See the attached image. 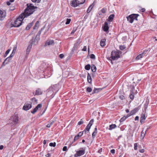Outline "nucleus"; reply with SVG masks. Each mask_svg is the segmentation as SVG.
I'll return each mask as SVG.
<instances>
[{"mask_svg": "<svg viewBox=\"0 0 157 157\" xmlns=\"http://www.w3.org/2000/svg\"><path fill=\"white\" fill-rule=\"evenodd\" d=\"M27 8L25 10L24 12L19 15L13 23L11 24L12 27H19L21 25L22 21L24 19L33 14L35 11V8H37L33 6L32 4H27Z\"/></svg>", "mask_w": 157, "mask_h": 157, "instance_id": "f257e3e1", "label": "nucleus"}, {"mask_svg": "<svg viewBox=\"0 0 157 157\" xmlns=\"http://www.w3.org/2000/svg\"><path fill=\"white\" fill-rule=\"evenodd\" d=\"M59 90V88L58 85H53L49 87L47 94L48 95L51 94V98H53Z\"/></svg>", "mask_w": 157, "mask_h": 157, "instance_id": "f03ea898", "label": "nucleus"}, {"mask_svg": "<svg viewBox=\"0 0 157 157\" xmlns=\"http://www.w3.org/2000/svg\"><path fill=\"white\" fill-rule=\"evenodd\" d=\"M85 0H72L71 1L70 5L73 7H76L85 2Z\"/></svg>", "mask_w": 157, "mask_h": 157, "instance_id": "7ed1b4c3", "label": "nucleus"}, {"mask_svg": "<svg viewBox=\"0 0 157 157\" xmlns=\"http://www.w3.org/2000/svg\"><path fill=\"white\" fill-rule=\"evenodd\" d=\"M18 117L17 114L13 115L9 120V122L12 125L17 124L18 123Z\"/></svg>", "mask_w": 157, "mask_h": 157, "instance_id": "20e7f679", "label": "nucleus"}, {"mask_svg": "<svg viewBox=\"0 0 157 157\" xmlns=\"http://www.w3.org/2000/svg\"><path fill=\"white\" fill-rule=\"evenodd\" d=\"M138 16V14H132L127 17V18L128 21L132 23L134 20H137V18Z\"/></svg>", "mask_w": 157, "mask_h": 157, "instance_id": "39448f33", "label": "nucleus"}, {"mask_svg": "<svg viewBox=\"0 0 157 157\" xmlns=\"http://www.w3.org/2000/svg\"><path fill=\"white\" fill-rule=\"evenodd\" d=\"M85 147L80 148V150L77 151L76 153L74 155V157L80 156L83 155L85 153Z\"/></svg>", "mask_w": 157, "mask_h": 157, "instance_id": "423d86ee", "label": "nucleus"}, {"mask_svg": "<svg viewBox=\"0 0 157 157\" xmlns=\"http://www.w3.org/2000/svg\"><path fill=\"white\" fill-rule=\"evenodd\" d=\"M94 121V120L93 119L90 120L88 124L86 127V128H85V130L83 131V132H84V133L85 134L89 132L90 127L93 124Z\"/></svg>", "mask_w": 157, "mask_h": 157, "instance_id": "0eeeda50", "label": "nucleus"}, {"mask_svg": "<svg viewBox=\"0 0 157 157\" xmlns=\"http://www.w3.org/2000/svg\"><path fill=\"white\" fill-rule=\"evenodd\" d=\"M119 57V54L115 51H112L111 53V57L110 58L113 60H115Z\"/></svg>", "mask_w": 157, "mask_h": 157, "instance_id": "6e6552de", "label": "nucleus"}, {"mask_svg": "<svg viewBox=\"0 0 157 157\" xmlns=\"http://www.w3.org/2000/svg\"><path fill=\"white\" fill-rule=\"evenodd\" d=\"M33 94L34 96L41 95L43 94V91L41 89L38 88L35 91L33 92Z\"/></svg>", "mask_w": 157, "mask_h": 157, "instance_id": "1a4fd4ad", "label": "nucleus"}, {"mask_svg": "<svg viewBox=\"0 0 157 157\" xmlns=\"http://www.w3.org/2000/svg\"><path fill=\"white\" fill-rule=\"evenodd\" d=\"M131 90H130V98L132 100H133L134 98V91L135 90V87L133 86H131Z\"/></svg>", "mask_w": 157, "mask_h": 157, "instance_id": "9d476101", "label": "nucleus"}, {"mask_svg": "<svg viewBox=\"0 0 157 157\" xmlns=\"http://www.w3.org/2000/svg\"><path fill=\"white\" fill-rule=\"evenodd\" d=\"M30 44L28 46L26 49V54H28L30 52L32 46L33 44V42H34L33 37L32 39L30 40Z\"/></svg>", "mask_w": 157, "mask_h": 157, "instance_id": "9b49d317", "label": "nucleus"}, {"mask_svg": "<svg viewBox=\"0 0 157 157\" xmlns=\"http://www.w3.org/2000/svg\"><path fill=\"white\" fill-rule=\"evenodd\" d=\"M32 107L31 104L25 103L23 107V109L27 110Z\"/></svg>", "mask_w": 157, "mask_h": 157, "instance_id": "f8f14e48", "label": "nucleus"}, {"mask_svg": "<svg viewBox=\"0 0 157 157\" xmlns=\"http://www.w3.org/2000/svg\"><path fill=\"white\" fill-rule=\"evenodd\" d=\"M83 131L80 132L77 135L75 136L74 139V142L78 139L83 135Z\"/></svg>", "mask_w": 157, "mask_h": 157, "instance_id": "ddd939ff", "label": "nucleus"}, {"mask_svg": "<svg viewBox=\"0 0 157 157\" xmlns=\"http://www.w3.org/2000/svg\"><path fill=\"white\" fill-rule=\"evenodd\" d=\"M42 105L40 104H38L37 106L33 110L31 111V112L33 114H34L37 112L39 108H40L42 107Z\"/></svg>", "mask_w": 157, "mask_h": 157, "instance_id": "4468645a", "label": "nucleus"}, {"mask_svg": "<svg viewBox=\"0 0 157 157\" xmlns=\"http://www.w3.org/2000/svg\"><path fill=\"white\" fill-rule=\"evenodd\" d=\"M6 17V12L4 11L0 10V20H3Z\"/></svg>", "mask_w": 157, "mask_h": 157, "instance_id": "2eb2a0df", "label": "nucleus"}, {"mask_svg": "<svg viewBox=\"0 0 157 157\" xmlns=\"http://www.w3.org/2000/svg\"><path fill=\"white\" fill-rule=\"evenodd\" d=\"M138 109L137 108H136L132 110L130 113L128 114V117H129L132 115H133L136 113L138 110Z\"/></svg>", "mask_w": 157, "mask_h": 157, "instance_id": "dca6fc26", "label": "nucleus"}, {"mask_svg": "<svg viewBox=\"0 0 157 157\" xmlns=\"http://www.w3.org/2000/svg\"><path fill=\"white\" fill-rule=\"evenodd\" d=\"M109 29V27L108 26V23L107 22H105L103 30L104 31L107 32L108 31Z\"/></svg>", "mask_w": 157, "mask_h": 157, "instance_id": "f3484780", "label": "nucleus"}, {"mask_svg": "<svg viewBox=\"0 0 157 157\" xmlns=\"http://www.w3.org/2000/svg\"><path fill=\"white\" fill-rule=\"evenodd\" d=\"M11 59L9 57L7 58L3 63L2 66H5V65Z\"/></svg>", "mask_w": 157, "mask_h": 157, "instance_id": "a211bd4d", "label": "nucleus"}, {"mask_svg": "<svg viewBox=\"0 0 157 157\" xmlns=\"http://www.w3.org/2000/svg\"><path fill=\"white\" fill-rule=\"evenodd\" d=\"M43 29H44V28H42L41 29V30L39 31L38 33L37 34L36 36V37L35 38V39H36V40H39V39H40L39 37H40V35L41 33V31H42V30H43Z\"/></svg>", "mask_w": 157, "mask_h": 157, "instance_id": "6ab92c4d", "label": "nucleus"}, {"mask_svg": "<svg viewBox=\"0 0 157 157\" xmlns=\"http://www.w3.org/2000/svg\"><path fill=\"white\" fill-rule=\"evenodd\" d=\"M105 39H104L101 40L100 41V45L101 47H104L105 45Z\"/></svg>", "mask_w": 157, "mask_h": 157, "instance_id": "aec40b11", "label": "nucleus"}, {"mask_svg": "<svg viewBox=\"0 0 157 157\" xmlns=\"http://www.w3.org/2000/svg\"><path fill=\"white\" fill-rule=\"evenodd\" d=\"M145 119V115L144 114H142L141 115V117L140 118V121L141 123L143 122Z\"/></svg>", "mask_w": 157, "mask_h": 157, "instance_id": "412c9836", "label": "nucleus"}, {"mask_svg": "<svg viewBox=\"0 0 157 157\" xmlns=\"http://www.w3.org/2000/svg\"><path fill=\"white\" fill-rule=\"evenodd\" d=\"M97 129L96 127L94 128V131L93 132V133L92 134V137L93 138H94L95 137L96 135V134H97Z\"/></svg>", "mask_w": 157, "mask_h": 157, "instance_id": "4be33fe9", "label": "nucleus"}, {"mask_svg": "<svg viewBox=\"0 0 157 157\" xmlns=\"http://www.w3.org/2000/svg\"><path fill=\"white\" fill-rule=\"evenodd\" d=\"M39 25H40L39 21H37L36 22V23L33 27V29H36L38 28L39 26Z\"/></svg>", "mask_w": 157, "mask_h": 157, "instance_id": "5701e85b", "label": "nucleus"}, {"mask_svg": "<svg viewBox=\"0 0 157 157\" xmlns=\"http://www.w3.org/2000/svg\"><path fill=\"white\" fill-rule=\"evenodd\" d=\"M33 24V21L32 22L28 24L26 27L25 29L26 30H29L30 28L32 26Z\"/></svg>", "mask_w": 157, "mask_h": 157, "instance_id": "b1692460", "label": "nucleus"}, {"mask_svg": "<svg viewBox=\"0 0 157 157\" xmlns=\"http://www.w3.org/2000/svg\"><path fill=\"white\" fill-rule=\"evenodd\" d=\"M87 81L89 83H91L92 81V79L89 73L87 74Z\"/></svg>", "mask_w": 157, "mask_h": 157, "instance_id": "393cba45", "label": "nucleus"}, {"mask_svg": "<svg viewBox=\"0 0 157 157\" xmlns=\"http://www.w3.org/2000/svg\"><path fill=\"white\" fill-rule=\"evenodd\" d=\"M114 17V15L113 14L110 15L108 17V21L110 22L112 21Z\"/></svg>", "mask_w": 157, "mask_h": 157, "instance_id": "a878e982", "label": "nucleus"}, {"mask_svg": "<svg viewBox=\"0 0 157 157\" xmlns=\"http://www.w3.org/2000/svg\"><path fill=\"white\" fill-rule=\"evenodd\" d=\"M94 7V5H93V4H92V5H90L89 7V8H88V9H87V13H90V11L91 10H92L93 8V7Z\"/></svg>", "mask_w": 157, "mask_h": 157, "instance_id": "bb28decb", "label": "nucleus"}, {"mask_svg": "<svg viewBox=\"0 0 157 157\" xmlns=\"http://www.w3.org/2000/svg\"><path fill=\"white\" fill-rule=\"evenodd\" d=\"M117 127V126L115 124H112L111 125H110L109 126V130H111L113 129H114L116 128Z\"/></svg>", "mask_w": 157, "mask_h": 157, "instance_id": "cd10ccee", "label": "nucleus"}, {"mask_svg": "<svg viewBox=\"0 0 157 157\" xmlns=\"http://www.w3.org/2000/svg\"><path fill=\"white\" fill-rule=\"evenodd\" d=\"M143 56V54H140L136 58V60H138L142 58Z\"/></svg>", "mask_w": 157, "mask_h": 157, "instance_id": "c85d7f7f", "label": "nucleus"}, {"mask_svg": "<svg viewBox=\"0 0 157 157\" xmlns=\"http://www.w3.org/2000/svg\"><path fill=\"white\" fill-rule=\"evenodd\" d=\"M54 44V41L53 40H51L49 41H48L46 43V44H47L48 45H52Z\"/></svg>", "mask_w": 157, "mask_h": 157, "instance_id": "c756f323", "label": "nucleus"}, {"mask_svg": "<svg viewBox=\"0 0 157 157\" xmlns=\"http://www.w3.org/2000/svg\"><path fill=\"white\" fill-rule=\"evenodd\" d=\"M128 114L126 116H124L122 117L120 120V121L121 122H122L124 121L126 118H128Z\"/></svg>", "mask_w": 157, "mask_h": 157, "instance_id": "7c9ffc66", "label": "nucleus"}, {"mask_svg": "<svg viewBox=\"0 0 157 157\" xmlns=\"http://www.w3.org/2000/svg\"><path fill=\"white\" fill-rule=\"evenodd\" d=\"M91 70H92V71L93 72H95L96 71V67L95 65H92L91 66Z\"/></svg>", "mask_w": 157, "mask_h": 157, "instance_id": "2f4dec72", "label": "nucleus"}, {"mask_svg": "<svg viewBox=\"0 0 157 157\" xmlns=\"http://www.w3.org/2000/svg\"><path fill=\"white\" fill-rule=\"evenodd\" d=\"M100 90H101L100 89L95 88L93 90V93L94 94V93H97L98 92H99Z\"/></svg>", "mask_w": 157, "mask_h": 157, "instance_id": "473e14b6", "label": "nucleus"}, {"mask_svg": "<svg viewBox=\"0 0 157 157\" xmlns=\"http://www.w3.org/2000/svg\"><path fill=\"white\" fill-rule=\"evenodd\" d=\"M54 121H51V122L48 124L47 125L46 127L47 128H50L51 126H52V125L54 123Z\"/></svg>", "mask_w": 157, "mask_h": 157, "instance_id": "72a5a7b5", "label": "nucleus"}, {"mask_svg": "<svg viewBox=\"0 0 157 157\" xmlns=\"http://www.w3.org/2000/svg\"><path fill=\"white\" fill-rule=\"evenodd\" d=\"M85 68L86 70H89L90 68V65L87 64L85 66Z\"/></svg>", "mask_w": 157, "mask_h": 157, "instance_id": "f704fd0d", "label": "nucleus"}, {"mask_svg": "<svg viewBox=\"0 0 157 157\" xmlns=\"http://www.w3.org/2000/svg\"><path fill=\"white\" fill-rule=\"evenodd\" d=\"M80 39H79L78 40L76 41V42L74 46L75 47L76 46H78L80 44Z\"/></svg>", "mask_w": 157, "mask_h": 157, "instance_id": "c9c22d12", "label": "nucleus"}, {"mask_svg": "<svg viewBox=\"0 0 157 157\" xmlns=\"http://www.w3.org/2000/svg\"><path fill=\"white\" fill-rule=\"evenodd\" d=\"M146 132V131H145V132H144L143 131H142L141 132V136L143 139L144 137Z\"/></svg>", "mask_w": 157, "mask_h": 157, "instance_id": "e433bc0d", "label": "nucleus"}, {"mask_svg": "<svg viewBox=\"0 0 157 157\" xmlns=\"http://www.w3.org/2000/svg\"><path fill=\"white\" fill-rule=\"evenodd\" d=\"M31 100L32 101H33V102H35L36 103H37V99H36L34 97L33 98H32L31 99Z\"/></svg>", "mask_w": 157, "mask_h": 157, "instance_id": "4c0bfd02", "label": "nucleus"}, {"mask_svg": "<svg viewBox=\"0 0 157 157\" xmlns=\"http://www.w3.org/2000/svg\"><path fill=\"white\" fill-rule=\"evenodd\" d=\"M49 145L51 147H55L56 145V143L55 142L53 143H50L49 144Z\"/></svg>", "mask_w": 157, "mask_h": 157, "instance_id": "58836bf2", "label": "nucleus"}, {"mask_svg": "<svg viewBox=\"0 0 157 157\" xmlns=\"http://www.w3.org/2000/svg\"><path fill=\"white\" fill-rule=\"evenodd\" d=\"M71 21V19L67 18L66 20V21L65 23V24L66 25L69 24L70 23Z\"/></svg>", "mask_w": 157, "mask_h": 157, "instance_id": "ea45409f", "label": "nucleus"}, {"mask_svg": "<svg viewBox=\"0 0 157 157\" xmlns=\"http://www.w3.org/2000/svg\"><path fill=\"white\" fill-rule=\"evenodd\" d=\"M120 49L122 50L125 48L126 47L124 45H120L119 46Z\"/></svg>", "mask_w": 157, "mask_h": 157, "instance_id": "a19ab883", "label": "nucleus"}, {"mask_svg": "<svg viewBox=\"0 0 157 157\" xmlns=\"http://www.w3.org/2000/svg\"><path fill=\"white\" fill-rule=\"evenodd\" d=\"M148 51V50L147 49H145V50L143 51V52L141 53V54H143V55L144 56L145 55V54L147 53Z\"/></svg>", "mask_w": 157, "mask_h": 157, "instance_id": "79ce46f5", "label": "nucleus"}, {"mask_svg": "<svg viewBox=\"0 0 157 157\" xmlns=\"http://www.w3.org/2000/svg\"><path fill=\"white\" fill-rule=\"evenodd\" d=\"M90 57L91 59H95V55L93 54H91L90 55Z\"/></svg>", "mask_w": 157, "mask_h": 157, "instance_id": "37998d69", "label": "nucleus"}, {"mask_svg": "<svg viewBox=\"0 0 157 157\" xmlns=\"http://www.w3.org/2000/svg\"><path fill=\"white\" fill-rule=\"evenodd\" d=\"M31 1L33 2L38 3L40 2L41 0H31Z\"/></svg>", "mask_w": 157, "mask_h": 157, "instance_id": "c03bdc74", "label": "nucleus"}, {"mask_svg": "<svg viewBox=\"0 0 157 157\" xmlns=\"http://www.w3.org/2000/svg\"><path fill=\"white\" fill-rule=\"evenodd\" d=\"M10 51V49H9L7 50L6 51V53H5V54L4 55L5 57H6L7 56V54L9 53Z\"/></svg>", "mask_w": 157, "mask_h": 157, "instance_id": "a18cd8bd", "label": "nucleus"}, {"mask_svg": "<svg viewBox=\"0 0 157 157\" xmlns=\"http://www.w3.org/2000/svg\"><path fill=\"white\" fill-rule=\"evenodd\" d=\"M92 90V89L90 87H88L86 89V91L88 92H90Z\"/></svg>", "mask_w": 157, "mask_h": 157, "instance_id": "49530a36", "label": "nucleus"}, {"mask_svg": "<svg viewBox=\"0 0 157 157\" xmlns=\"http://www.w3.org/2000/svg\"><path fill=\"white\" fill-rule=\"evenodd\" d=\"M84 123L83 121H82V119H81L80 121H79L78 123V125H80L82 124H83Z\"/></svg>", "mask_w": 157, "mask_h": 157, "instance_id": "de8ad7c7", "label": "nucleus"}, {"mask_svg": "<svg viewBox=\"0 0 157 157\" xmlns=\"http://www.w3.org/2000/svg\"><path fill=\"white\" fill-rule=\"evenodd\" d=\"M106 9L103 8L101 10V11L102 13H104L106 12Z\"/></svg>", "mask_w": 157, "mask_h": 157, "instance_id": "09e8293b", "label": "nucleus"}, {"mask_svg": "<svg viewBox=\"0 0 157 157\" xmlns=\"http://www.w3.org/2000/svg\"><path fill=\"white\" fill-rule=\"evenodd\" d=\"M137 143H136L134 144V149L135 150H137Z\"/></svg>", "mask_w": 157, "mask_h": 157, "instance_id": "8fccbe9b", "label": "nucleus"}, {"mask_svg": "<svg viewBox=\"0 0 157 157\" xmlns=\"http://www.w3.org/2000/svg\"><path fill=\"white\" fill-rule=\"evenodd\" d=\"M64 57V55L63 54H62L59 55V57L61 59H63Z\"/></svg>", "mask_w": 157, "mask_h": 157, "instance_id": "3c124183", "label": "nucleus"}, {"mask_svg": "<svg viewBox=\"0 0 157 157\" xmlns=\"http://www.w3.org/2000/svg\"><path fill=\"white\" fill-rule=\"evenodd\" d=\"M15 9V8L13 6H11L10 7V10H14Z\"/></svg>", "mask_w": 157, "mask_h": 157, "instance_id": "603ef678", "label": "nucleus"}, {"mask_svg": "<svg viewBox=\"0 0 157 157\" xmlns=\"http://www.w3.org/2000/svg\"><path fill=\"white\" fill-rule=\"evenodd\" d=\"M87 48L86 46H84L82 49V51H86Z\"/></svg>", "mask_w": 157, "mask_h": 157, "instance_id": "864d4df0", "label": "nucleus"}, {"mask_svg": "<svg viewBox=\"0 0 157 157\" xmlns=\"http://www.w3.org/2000/svg\"><path fill=\"white\" fill-rule=\"evenodd\" d=\"M63 151H65L67 150V147L66 146H64L63 149Z\"/></svg>", "mask_w": 157, "mask_h": 157, "instance_id": "5fc2aeb1", "label": "nucleus"}, {"mask_svg": "<svg viewBox=\"0 0 157 157\" xmlns=\"http://www.w3.org/2000/svg\"><path fill=\"white\" fill-rule=\"evenodd\" d=\"M139 151L141 153H143L144 152V149H141L139 150Z\"/></svg>", "mask_w": 157, "mask_h": 157, "instance_id": "6e6d98bb", "label": "nucleus"}, {"mask_svg": "<svg viewBox=\"0 0 157 157\" xmlns=\"http://www.w3.org/2000/svg\"><path fill=\"white\" fill-rule=\"evenodd\" d=\"M111 152L112 154H114L115 152V150L114 149H112L110 151Z\"/></svg>", "mask_w": 157, "mask_h": 157, "instance_id": "4d7b16f0", "label": "nucleus"}, {"mask_svg": "<svg viewBox=\"0 0 157 157\" xmlns=\"http://www.w3.org/2000/svg\"><path fill=\"white\" fill-rule=\"evenodd\" d=\"M139 117L137 116L135 118V121H138L139 120Z\"/></svg>", "mask_w": 157, "mask_h": 157, "instance_id": "13d9d810", "label": "nucleus"}, {"mask_svg": "<svg viewBox=\"0 0 157 157\" xmlns=\"http://www.w3.org/2000/svg\"><path fill=\"white\" fill-rule=\"evenodd\" d=\"M76 29H73L72 31L71 32V34H73V33H75V31H76Z\"/></svg>", "mask_w": 157, "mask_h": 157, "instance_id": "bf43d9fd", "label": "nucleus"}, {"mask_svg": "<svg viewBox=\"0 0 157 157\" xmlns=\"http://www.w3.org/2000/svg\"><path fill=\"white\" fill-rule=\"evenodd\" d=\"M87 17H88V16H86V15L84 17V18L83 19V21H85V20H86V19L87 18Z\"/></svg>", "mask_w": 157, "mask_h": 157, "instance_id": "052dcab7", "label": "nucleus"}, {"mask_svg": "<svg viewBox=\"0 0 157 157\" xmlns=\"http://www.w3.org/2000/svg\"><path fill=\"white\" fill-rule=\"evenodd\" d=\"M16 49L15 48H14L13 49V51L12 52V54L13 53V54H14L15 53V51L16 50Z\"/></svg>", "mask_w": 157, "mask_h": 157, "instance_id": "680f3d73", "label": "nucleus"}, {"mask_svg": "<svg viewBox=\"0 0 157 157\" xmlns=\"http://www.w3.org/2000/svg\"><path fill=\"white\" fill-rule=\"evenodd\" d=\"M102 151V148H100L98 151V152L99 153H101Z\"/></svg>", "mask_w": 157, "mask_h": 157, "instance_id": "e2e57ef3", "label": "nucleus"}, {"mask_svg": "<svg viewBox=\"0 0 157 157\" xmlns=\"http://www.w3.org/2000/svg\"><path fill=\"white\" fill-rule=\"evenodd\" d=\"M14 54H13V53H12L10 54V56H9L11 59V58L13 57L14 56Z\"/></svg>", "mask_w": 157, "mask_h": 157, "instance_id": "0e129e2a", "label": "nucleus"}, {"mask_svg": "<svg viewBox=\"0 0 157 157\" xmlns=\"http://www.w3.org/2000/svg\"><path fill=\"white\" fill-rule=\"evenodd\" d=\"M3 147H3V145H0V150L2 149L3 148Z\"/></svg>", "mask_w": 157, "mask_h": 157, "instance_id": "69168bd1", "label": "nucleus"}, {"mask_svg": "<svg viewBox=\"0 0 157 157\" xmlns=\"http://www.w3.org/2000/svg\"><path fill=\"white\" fill-rule=\"evenodd\" d=\"M6 4L8 6H9L10 5V2L8 1L6 2Z\"/></svg>", "mask_w": 157, "mask_h": 157, "instance_id": "338daca9", "label": "nucleus"}, {"mask_svg": "<svg viewBox=\"0 0 157 157\" xmlns=\"http://www.w3.org/2000/svg\"><path fill=\"white\" fill-rule=\"evenodd\" d=\"M145 11V9L144 8H142L141 9L142 12H144Z\"/></svg>", "mask_w": 157, "mask_h": 157, "instance_id": "774afa93", "label": "nucleus"}]
</instances>
